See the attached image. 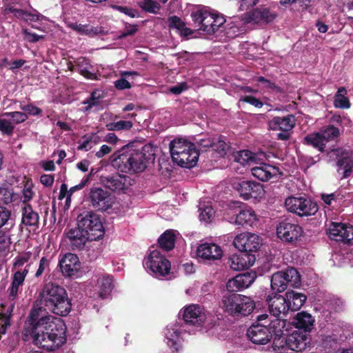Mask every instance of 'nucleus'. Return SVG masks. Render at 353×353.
<instances>
[{
	"mask_svg": "<svg viewBox=\"0 0 353 353\" xmlns=\"http://www.w3.org/2000/svg\"><path fill=\"white\" fill-rule=\"evenodd\" d=\"M36 303L39 307L31 309L25 322L23 334L30 336L33 344L39 347L54 351L66 343L67 327L61 319L51 320L52 316L46 315V311L66 316L71 312L72 300L63 286L50 281L39 291Z\"/></svg>",
	"mask_w": 353,
	"mask_h": 353,
	"instance_id": "obj_1",
	"label": "nucleus"
},
{
	"mask_svg": "<svg viewBox=\"0 0 353 353\" xmlns=\"http://www.w3.org/2000/svg\"><path fill=\"white\" fill-rule=\"evenodd\" d=\"M133 145L128 144L115 152L110 157L111 165L117 170L128 174L143 172L152 159Z\"/></svg>",
	"mask_w": 353,
	"mask_h": 353,
	"instance_id": "obj_2",
	"label": "nucleus"
},
{
	"mask_svg": "<svg viewBox=\"0 0 353 353\" xmlns=\"http://www.w3.org/2000/svg\"><path fill=\"white\" fill-rule=\"evenodd\" d=\"M220 305L225 314L235 318L248 316L255 308L250 297L229 291L223 294Z\"/></svg>",
	"mask_w": 353,
	"mask_h": 353,
	"instance_id": "obj_3",
	"label": "nucleus"
},
{
	"mask_svg": "<svg viewBox=\"0 0 353 353\" xmlns=\"http://www.w3.org/2000/svg\"><path fill=\"white\" fill-rule=\"evenodd\" d=\"M170 152L173 162L185 168L195 166L199 157L194 144L182 139H176L170 142Z\"/></svg>",
	"mask_w": 353,
	"mask_h": 353,
	"instance_id": "obj_4",
	"label": "nucleus"
},
{
	"mask_svg": "<svg viewBox=\"0 0 353 353\" xmlns=\"http://www.w3.org/2000/svg\"><path fill=\"white\" fill-rule=\"evenodd\" d=\"M192 26L198 31H202L211 35L215 33L222 26L225 19L222 14L211 12L205 8L198 9L190 14Z\"/></svg>",
	"mask_w": 353,
	"mask_h": 353,
	"instance_id": "obj_5",
	"label": "nucleus"
},
{
	"mask_svg": "<svg viewBox=\"0 0 353 353\" xmlns=\"http://www.w3.org/2000/svg\"><path fill=\"white\" fill-rule=\"evenodd\" d=\"M301 283V275L294 268L275 272L271 277V288L276 293L284 292L288 286L299 288Z\"/></svg>",
	"mask_w": 353,
	"mask_h": 353,
	"instance_id": "obj_6",
	"label": "nucleus"
},
{
	"mask_svg": "<svg viewBox=\"0 0 353 353\" xmlns=\"http://www.w3.org/2000/svg\"><path fill=\"white\" fill-rule=\"evenodd\" d=\"M285 206L288 212L301 217L314 215L319 210L316 202L306 196H289L285 201Z\"/></svg>",
	"mask_w": 353,
	"mask_h": 353,
	"instance_id": "obj_7",
	"label": "nucleus"
},
{
	"mask_svg": "<svg viewBox=\"0 0 353 353\" xmlns=\"http://www.w3.org/2000/svg\"><path fill=\"white\" fill-rule=\"evenodd\" d=\"M143 265L157 278L165 277L170 274V262L157 250L150 251L143 261Z\"/></svg>",
	"mask_w": 353,
	"mask_h": 353,
	"instance_id": "obj_8",
	"label": "nucleus"
},
{
	"mask_svg": "<svg viewBox=\"0 0 353 353\" xmlns=\"http://www.w3.org/2000/svg\"><path fill=\"white\" fill-rule=\"evenodd\" d=\"M276 230L280 240L292 245L296 244L303 234L302 227L289 219L279 221Z\"/></svg>",
	"mask_w": 353,
	"mask_h": 353,
	"instance_id": "obj_9",
	"label": "nucleus"
},
{
	"mask_svg": "<svg viewBox=\"0 0 353 353\" xmlns=\"http://www.w3.org/2000/svg\"><path fill=\"white\" fill-rule=\"evenodd\" d=\"M77 225L82 230L88 231L91 241L98 240L104 235V230L100 218L92 212H87L85 216L79 215Z\"/></svg>",
	"mask_w": 353,
	"mask_h": 353,
	"instance_id": "obj_10",
	"label": "nucleus"
},
{
	"mask_svg": "<svg viewBox=\"0 0 353 353\" xmlns=\"http://www.w3.org/2000/svg\"><path fill=\"white\" fill-rule=\"evenodd\" d=\"M272 321L269 324L254 323L247 330V336L254 344L265 345L272 338Z\"/></svg>",
	"mask_w": 353,
	"mask_h": 353,
	"instance_id": "obj_11",
	"label": "nucleus"
},
{
	"mask_svg": "<svg viewBox=\"0 0 353 353\" xmlns=\"http://www.w3.org/2000/svg\"><path fill=\"white\" fill-rule=\"evenodd\" d=\"M88 198L90 205L98 211H106L112 207L113 203L111 194L99 187L90 188Z\"/></svg>",
	"mask_w": 353,
	"mask_h": 353,
	"instance_id": "obj_12",
	"label": "nucleus"
},
{
	"mask_svg": "<svg viewBox=\"0 0 353 353\" xmlns=\"http://www.w3.org/2000/svg\"><path fill=\"white\" fill-rule=\"evenodd\" d=\"M233 188L245 200L261 198L265 193L263 185L254 181L245 180L234 182Z\"/></svg>",
	"mask_w": 353,
	"mask_h": 353,
	"instance_id": "obj_13",
	"label": "nucleus"
},
{
	"mask_svg": "<svg viewBox=\"0 0 353 353\" xmlns=\"http://www.w3.org/2000/svg\"><path fill=\"white\" fill-rule=\"evenodd\" d=\"M234 245L239 251L252 254L256 252L261 245V237L254 233L243 232L237 235L234 239Z\"/></svg>",
	"mask_w": 353,
	"mask_h": 353,
	"instance_id": "obj_14",
	"label": "nucleus"
},
{
	"mask_svg": "<svg viewBox=\"0 0 353 353\" xmlns=\"http://www.w3.org/2000/svg\"><path fill=\"white\" fill-rule=\"evenodd\" d=\"M285 327V323L280 319H275L272 321V328L273 343V350L278 353H285L289 350L288 336L283 333V329Z\"/></svg>",
	"mask_w": 353,
	"mask_h": 353,
	"instance_id": "obj_15",
	"label": "nucleus"
},
{
	"mask_svg": "<svg viewBox=\"0 0 353 353\" xmlns=\"http://www.w3.org/2000/svg\"><path fill=\"white\" fill-rule=\"evenodd\" d=\"M331 240L350 244L353 241V226L332 222L327 233Z\"/></svg>",
	"mask_w": 353,
	"mask_h": 353,
	"instance_id": "obj_16",
	"label": "nucleus"
},
{
	"mask_svg": "<svg viewBox=\"0 0 353 353\" xmlns=\"http://www.w3.org/2000/svg\"><path fill=\"white\" fill-rule=\"evenodd\" d=\"M335 155L337 161L336 165L343 170V177L347 178L353 172L352 151L343 148L332 149L331 151Z\"/></svg>",
	"mask_w": 353,
	"mask_h": 353,
	"instance_id": "obj_17",
	"label": "nucleus"
},
{
	"mask_svg": "<svg viewBox=\"0 0 353 353\" xmlns=\"http://www.w3.org/2000/svg\"><path fill=\"white\" fill-rule=\"evenodd\" d=\"M68 239V243L73 251L83 250L87 243L91 241L90 236L88 234V231H85L80 228L78 225L74 228H72L66 233Z\"/></svg>",
	"mask_w": 353,
	"mask_h": 353,
	"instance_id": "obj_18",
	"label": "nucleus"
},
{
	"mask_svg": "<svg viewBox=\"0 0 353 353\" xmlns=\"http://www.w3.org/2000/svg\"><path fill=\"white\" fill-rule=\"evenodd\" d=\"M276 17V12L265 6H260L253 9L248 14V21L256 24L270 23L272 22Z\"/></svg>",
	"mask_w": 353,
	"mask_h": 353,
	"instance_id": "obj_19",
	"label": "nucleus"
},
{
	"mask_svg": "<svg viewBox=\"0 0 353 353\" xmlns=\"http://www.w3.org/2000/svg\"><path fill=\"white\" fill-rule=\"evenodd\" d=\"M256 276L254 272H245L239 274L234 278L229 279L226 283L227 290L236 292L248 288L254 281Z\"/></svg>",
	"mask_w": 353,
	"mask_h": 353,
	"instance_id": "obj_20",
	"label": "nucleus"
},
{
	"mask_svg": "<svg viewBox=\"0 0 353 353\" xmlns=\"http://www.w3.org/2000/svg\"><path fill=\"white\" fill-rule=\"evenodd\" d=\"M256 257L253 254L239 251V254H232L229 260L228 264L231 269L235 271H240L248 269L252 266L255 262Z\"/></svg>",
	"mask_w": 353,
	"mask_h": 353,
	"instance_id": "obj_21",
	"label": "nucleus"
},
{
	"mask_svg": "<svg viewBox=\"0 0 353 353\" xmlns=\"http://www.w3.org/2000/svg\"><path fill=\"white\" fill-rule=\"evenodd\" d=\"M268 303L270 313L279 319L281 315L286 316L288 314L289 307L288 306L286 296L276 294L274 296L270 295L266 299Z\"/></svg>",
	"mask_w": 353,
	"mask_h": 353,
	"instance_id": "obj_22",
	"label": "nucleus"
},
{
	"mask_svg": "<svg viewBox=\"0 0 353 353\" xmlns=\"http://www.w3.org/2000/svg\"><path fill=\"white\" fill-rule=\"evenodd\" d=\"M59 267L64 276L74 275L80 268V262L77 254H65L59 261Z\"/></svg>",
	"mask_w": 353,
	"mask_h": 353,
	"instance_id": "obj_23",
	"label": "nucleus"
},
{
	"mask_svg": "<svg viewBox=\"0 0 353 353\" xmlns=\"http://www.w3.org/2000/svg\"><path fill=\"white\" fill-rule=\"evenodd\" d=\"M183 319L186 323L201 325L206 320L203 309L198 305H190L185 307Z\"/></svg>",
	"mask_w": 353,
	"mask_h": 353,
	"instance_id": "obj_24",
	"label": "nucleus"
},
{
	"mask_svg": "<svg viewBox=\"0 0 353 353\" xmlns=\"http://www.w3.org/2000/svg\"><path fill=\"white\" fill-rule=\"evenodd\" d=\"M128 179L129 176L119 173L101 176L103 184L113 192H120L127 189Z\"/></svg>",
	"mask_w": 353,
	"mask_h": 353,
	"instance_id": "obj_25",
	"label": "nucleus"
},
{
	"mask_svg": "<svg viewBox=\"0 0 353 353\" xmlns=\"http://www.w3.org/2000/svg\"><path fill=\"white\" fill-rule=\"evenodd\" d=\"M289 350L295 352H301L310 345L311 338L307 333L302 332H294L291 334L288 335Z\"/></svg>",
	"mask_w": 353,
	"mask_h": 353,
	"instance_id": "obj_26",
	"label": "nucleus"
},
{
	"mask_svg": "<svg viewBox=\"0 0 353 353\" xmlns=\"http://www.w3.org/2000/svg\"><path fill=\"white\" fill-rule=\"evenodd\" d=\"M199 257L206 261H214L220 259L223 255V251L220 246L215 243H202L196 250Z\"/></svg>",
	"mask_w": 353,
	"mask_h": 353,
	"instance_id": "obj_27",
	"label": "nucleus"
},
{
	"mask_svg": "<svg viewBox=\"0 0 353 353\" xmlns=\"http://www.w3.org/2000/svg\"><path fill=\"white\" fill-rule=\"evenodd\" d=\"M11 211L4 206H0V244L6 243L10 238L6 234L14 225L10 221Z\"/></svg>",
	"mask_w": 353,
	"mask_h": 353,
	"instance_id": "obj_28",
	"label": "nucleus"
},
{
	"mask_svg": "<svg viewBox=\"0 0 353 353\" xmlns=\"http://www.w3.org/2000/svg\"><path fill=\"white\" fill-rule=\"evenodd\" d=\"M272 130L291 131L295 126V117L293 114L285 117H274L268 123Z\"/></svg>",
	"mask_w": 353,
	"mask_h": 353,
	"instance_id": "obj_29",
	"label": "nucleus"
},
{
	"mask_svg": "<svg viewBox=\"0 0 353 353\" xmlns=\"http://www.w3.org/2000/svg\"><path fill=\"white\" fill-rule=\"evenodd\" d=\"M277 167L268 163H261L259 166H255L251 169L252 175L262 181H268L279 173Z\"/></svg>",
	"mask_w": 353,
	"mask_h": 353,
	"instance_id": "obj_30",
	"label": "nucleus"
},
{
	"mask_svg": "<svg viewBox=\"0 0 353 353\" xmlns=\"http://www.w3.org/2000/svg\"><path fill=\"white\" fill-rule=\"evenodd\" d=\"M236 214L235 223L239 225L251 226L256 220V215L254 210L250 208H241V206L236 207L234 209Z\"/></svg>",
	"mask_w": 353,
	"mask_h": 353,
	"instance_id": "obj_31",
	"label": "nucleus"
},
{
	"mask_svg": "<svg viewBox=\"0 0 353 353\" xmlns=\"http://www.w3.org/2000/svg\"><path fill=\"white\" fill-rule=\"evenodd\" d=\"M288 306L290 312L299 310L307 300V296L295 290H288L285 293Z\"/></svg>",
	"mask_w": 353,
	"mask_h": 353,
	"instance_id": "obj_32",
	"label": "nucleus"
},
{
	"mask_svg": "<svg viewBox=\"0 0 353 353\" xmlns=\"http://www.w3.org/2000/svg\"><path fill=\"white\" fill-rule=\"evenodd\" d=\"M39 215L30 204H25L21 208V224L26 226L38 228Z\"/></svg>",
	"mask_w": 353,
	"mask_h": 353,
	"instance_id": "obj_33",
	"label": "nucleus"
},
{
	"mask_svg": "<svg viewBox=\"0 0 353 353\" xmlns=\"http://www.w3.org/2000/svg\"><path fill=\"white\" fill-rule=\"evenodd\" d=\"M314 319L313 316L306 312L297 313L293 319L294 325L299 330H303V333L310 332L314 325Z\"/></svg>",
	"mask_w": 353,
	"mask_h": 353,
	"instance_id": "obj_34",
	"label": "nucleus"
},
{
	"mask_svg": "<svg viewBox=\"0 0 353 353\" xmlns=\"http://www.w3.org/2000/svg\"><path fill=\"white\" fill-rule=\"evenodd\" d=\"M302 143L305 145L312 147L321 153L325 150L326 143L320 132L308 134L303 138Z\"/></svg>",
	"mask_w": 353,
	"mask_h": 353,
	"instance_id": "obj_35",
	"label": "nucleus"
},
{
	"mask_svg": "<svg viewBox=\"0 0 353 353\" xmlns=\"http://www.w3.org/2000/svg\"><path fill=\"white\" fill-rule=\"evenodd\" d=\"M70 27L77 32L82 35H86L90 37L97 35H104L105 32L101 26H92L89 24L72 23Z\"/></svg>",
	"mask_w": 353,
	"mask_h": 353,
	"instance_id": "obj_36",
	"label": "nucleus"
},
{
	"mask_svg": "<svg viewBox=\"0 0 353 353\" xmlns=\"http://www.w3.org/2000/svg\"><path fill=\"white\" fill-rule=\"evenodd\" d=\"M347 90L345 87H340L334 96L333 105L334 108L339 109H348L351 106V103L347 97Z\"/></svg>",
	"mask_w": 353,
	"mask_h": 353,
	"instance_id": "obj_37",
	"label": "nucleus"
},
{
	"mask_svg": "<svg viewBox=\"0 0 353 353\" xmlns=\"http://www.w3.org/2000/svg\"><path fill=\"white\" fill-rule=\"evenodd\" d=\"M158 243L159 247L165 251L172 250L175 245V234L173 230H168L164 232L159 236Z\"/></svg>",
	"mask_w": 353,
	"mask_h": 353,
	"instance_id": "obj_38",
	"label": "nucleus"
},
{
	"mask_svg": "<svg viewBox=\"0 0 353 353\" xmlns=\"http://www.w3.org/2000/svg\"><path fill=\"white\" fill-rule=\"evenodd\" d=\"M99 286V296L102 299H106L113 289V278L111 276H105L99 278L97 281Z\"/></svg>",
	"mask_w": 353,
	"mask_h": 353,
	"instance_id": "obj_39",
	"label": "nucleus"
},
{
	"mask_svg": "<svg viewBox=\"0 0 353 353\" xmlns=\"http://www.w3.org/2000/svg\"><path fill=\"white\" fill-rule=\"evenodd\" d=\"M18 199V196L12 188L0 184V206L9 205Z\"/></svg>",
	"mask_w": 353,
	"mask_h": 353,
	"instance_id": "obj_40",
	"label": "nucleus"
},
{
	"mask_svg": "<svg viewBox=\"0 0 353 353\" xmlns=\"http://www.w3.org/2000/svg\"><path fill=\"white\" fill-rule=\"evenodd\" d=\"M105 97L103 91L94 90L90 93V97L83 103L88 105L85 109V111L90 110L92 107L101 105L102 99Z\"/></svg>",
	"mask_w": 353,
	"mask_h": 353,
	"instance_id": "obj_41",
	"label": "nucleus"
},
{
	"mask_svg": "<svg viewBox=\"0 0 353 353\" xmlns=\"http://www.w3.org/2000/svg\"><path fill=\"white\" fill-rule=\"evenodd\" d=\"M119 117L115 116V119ZM133 126V123L131 121H118L114 120L113 122L108 123L105 125L106 129L109 131H121V130H129Z\"/></svg>",
	"mask_w": 353,
	"mask_h": 353,
	"instance_id": "obj_42",
	"label": "nucleus"
},
{
	"mask_svg": "<svg viewBox=\"0 0 353 353\" xmlns=\"http://www.w3.org/2000/svg\"><path fill=\"white\" fill-rule=\"evenodd\" d=\"M229 145L225 142V137L221 135L217 138H214L212 150L217 152L219 157H223L226 154Z\"/></svg>",
	"mask_w": 353,
	"mask_h": 353,
	"instance_id": "obj_43",
	"label": "nucleus"
},
{
	"mask_svg": "<svg viewBox=\"0 0 353 353\" xmlns=\"http://www.w3.org/2000/svg\"><path fill=\"white\" fill-rule=\"evenodd\" d=\"M320 133H321V136H323L326 143L337 139L341 135L339 129L333 125H328L324 127Z\"/></svg>",
	"mask_w": 353,
	"mask_h": 353,
	"instance_id": "obj_44",
	"label": "nucleus"
},
{
	"mask_svg": "<svg viewBox=\"0 0 353 353\" xmlns=\"http://www.w3.org/2000/svg\"><path fill=\"white\" fill-rule=\"evenodd\" d=\"M138 6L145 12L157 14L159 12L161 6L154 0H143L138 2Z\"/></svg>",
	"mask_w": 353,
	"mask_h": 353,
	"instance_id": "obj_45",
	"label": "nucleus"
},
{
	"mask_svg": "<svg viewBox=\"0 0 353 353\" xmlns=\"http://www.w3.org/2000/svg\"><path fill=\"white\" fill-rule=\"evenodd\" d=\"M26 10L17 8L14 5L8 4L5 8V14L12 13L14 16L21 20L26 18Z\"/></svg>",
	"mask_w": 353,
	"mask_h": 353,
	"instance_id": "obj_46",
	"label": "nucleus"
},
{
	"mask_svg": "<svg viewBox=\"0 0 353 353\" xmlns=\"http://www.w3.org/2000/svg\"><path fill=\"white\" fill-rule=\"evenodd\" d=\"M168 27L170 29H176L179 32L183 28L185 23L179 17L174 15L168 18Z\"/></svg>",
	"mask_w": 353,
	"mask_h": 353,
	"instance_id": "obj_47",
	"label": "nucleus"
},
{
	"mask_svg": "<svg viewBox=\"0 0 353 353\" xmlns=\"http://www.w3.org/2000/svg\"><path fill=\"white\" fill-rule=\"evenodd\" d=\"M50 260L46 256H43L39 261V268L37 270L34 276L39 278L46 271H50Z\"/></svg>",
	"mask_w": 353,
	"mask_h": 353,
	"instance_id": "obj_48",
	"label": "nucleus"
},
{
	"mask_svg": "<svg viewBox=\"0 0 353 353\" xmlns=\"http://www.w3.org/2000/svg\"><path fill=\"white\" fill-rule=\"evenodd\" d=\"M254 154L249 150H241L237 153L235 159L241 164H245L254 159Z\"/></svg>",
	"mask_w": 353,
	"mask_h": 353,
	"instance_id": "obj_49",
	"label": "nucleus"
},
{
	"mask_svg": "<svg viewBox=\"0 0 353 353\" xmlns=\"http://www.w3.org/2000/svg\"><path fill=\"white\" fill-rule=\"evenodd\" d=\"M19 108L24 111L25 113L27 114V115H32V116H37L40 114L42 112V110L35 105H34L32 103H29L27 105H23L21 104L19 105Z\"/></svg>",
	"mask_w": 353,
	"mask_h": 353,
	"instance_id": "obj_50",
	"label": "nucleus"
},
{
	"mask_svg": "<svg viewBox=\"0 0 353 353\" xmlns=\"http://www.w3.org/2000/svg\"><path fill=\"white\" fill-rule=\"evenodd\" d=\"M32 183H29L28 182H27L26 184L24 185V188L22 191L23 205L25 204H29L28 202L30 201L33 198L34 193L32 191Z\"/></svg>",
	"mask_w": 353,
	"mask_h": 353,
	"instance_id": "obj_51",
	"label": "nucleus"
},
{
	"mask_svg": "<svg viewBox=\"0 0 353 353\" xmlns=\"http://www.w3.org/2000/svg\"><path fill=\"white\" fill-rule=\"evenodd\" d=\"M14 127L11 123L6 119L0 118V131L3 134L12 135L14 132Z\"/></svg>",
	"mask_w": 353,
	"mask_h": 353,
	"instance_id": "obj_52",
	"label": "nucleus"
},
{
	"mask_svg": "<svg viewBox=\"0 0 353 353\" xmlns=\"http://www.w3.org/2000/svg\"><path fill=\"white\" fill-rule=\"evenodd\" d=\"M116 9L119 12L124 13L125 14L132 17L136 18L139 17V12L137 10L127 7V6H116Z\"/></svg>",
	"mask_w": 353,
	"mask_h": 353,
	"instance_id": "obj_53",
	"label": "nucleus"
},
{
	"mask_svg": "<svg viewBox=\"0 0 353 353\" xmlns=\"http://www.w3.org/2000/svg\"><path fill=\"white\" fill-rule=\"evenodd\" d=\"M241 101L248 103L258 108H261L263 106V103L260 99L252 95H246L242 97Z\"/></svg>",
	"mask_w": 353,
	"mask_h": 353,
	"instance_id": "obj_54",
	"label": "nucleus"
},
{
	"mask_svg": "<svg viewBox=\"0 0 353 353\" xmlns=\"http://www.w3.org/2000/svg\"><path fill=\"white\" fill-rule=\"evenodd\" d=\"M31 256V254L30 252H26L22 255L18 256L14 262L13 267L14 268L19 269L21 268L26 263H27Z\"/></svg>",
	"mask_w": 353,
	"mask_h": 353,
	"instance_id": "obj_55",
	"label": "nucleus"
},
{
	"mask_svg": "<svg viewBox=\"0 0 353 353\" xmlns=\"http://www.w3.org/2000/svg\"><path fill=\"white\" fill-rule=\"evenodd\" d=\"M138 31V26L136 24H128L125 29L121 33L119 38L123 39L128 36L134 35Z\"/></svg>",
	"mask_w": 353,
	"mask_h": 353,
	"instance_id": "obj_56",
	"label": "nucleus"
},
{
	"mask_svg": "<svg viewBox=\"0 0 353 353\" xmlns=\"http://www.w3.org/2000/svg\"><path fill=\"white\" fill-rule=\"evenodd\" d=\"M23 33L25 35L26 39L30 43H36L44 38L43 35H39L36 33L30 32L28 29H23Z\"/></svg>",
	"mask_w": 353,
	"mask_h": 353,
	"instance_id": "obj_57",
	"label": "nucleus"
},
{
	"mask_svg": "<svg viewBox=\"0 0 353 353\" xmlns=\"http://www.w3.org/2000/svg\"><path fill=\"white\" fill-rule=\"evenodd\" d=\"M213 214V210L211 207H206L201 211L199 214V219L201 221L208 222Z\"/></svg>",
	"mask_w": 353,
	"mask_h": 353,
	"instance_id": "obj_58",
	"label": "nucleus"
},
{
	"mask_svg": "<svg viewBox=\"0 0 353 353\" xmlns=\"http://www.w3.org/2000/svg\"><path fill=\"white\" fill-rule=\"evenodd\" d=\"M88 181H89V176H88L85 179H83L79 184L70 188V189L68 190L69 194L68 196V200L71 199V196L74 192L83 189L86 185Z\"/></svg>",
	"mask_w": 353,
	"mask_h": 353,
	"instance_id": "obj_59",
	"label": "nucleus"
},
{
	"mask_svg": "<svg viewBox=\"0 0 353 353\" xmlns=\"http://www.w3.org/2000/svg\"><path fill=\"white\" fill-rule=\"evenodd\" d=\"M114 86L117 89L123 90L131 88V84L124 78H120L114 82Z\"/></svg>",
	"mask_w": 353,
	"mask_h": 353,
	"instance_id": "obj_60",
	"label": "nucleus"
},
{
	"mask_svg": "<svg viewBox=\"0 0 353 353\" xmlns=\"http://www.w3.org/2000/svg\"><path fill=\"white\" fill-rule=\"evenodd\" d=\"M54 181V175L43 174L41 176L40 181L46 187H51Z\"/></svg>",
	"mask_w": 353,
	"mask_h": 353,
	"instance_id": "obj_61",
	"label": "nucleus"
},
{
	"mask_svg": "<svg viewBox=\"0 0 353 353\" xmlns=\"http://www.w3.org/2000/svg\"><path fill=\"white\" fill-rule=\"evenodd\" d=\"M28 116L26 113L23 112H14V116L12 119V121L15 124H19L24 122L26 119H28Z\"/></svg>",
	"mask_w": 353,
	"mask_h": 353,
	"instance_id": "obj_62",
	"label": "nucleus"
},
{
	"mask_svg": "<svg viewBox=\"0 0 353 353\" xmlns=\"http://www.w3.org/2000/svg\"><path fill=\"white\" fill-rule=\"evenodd\" d=\"M214 138H207V139H201L199 141V145L200 146V148H211L212 149L213 143H214Z\"/></svg>",
	"mask_w": 353,
	"mask_h": 353,
	"instance_id": "obj_63",
	"label": "nucleus"
},
{
	"mask_svg": "<svg viewBox=\"0 0 353 353\" xmlns=\"http://www.w3.org/2000/svg\"><path fill=\"white\" fill-rule=\"evenodd\" d=\"M258 0H241L240 9L247 10L256 4Z\"/></svg>",
	"mask_w": 353,
	"mask_h": 353,
	"instance_id": "obj_64",
	"label": "nucleus"
}]
</instances>
